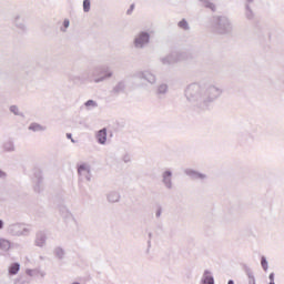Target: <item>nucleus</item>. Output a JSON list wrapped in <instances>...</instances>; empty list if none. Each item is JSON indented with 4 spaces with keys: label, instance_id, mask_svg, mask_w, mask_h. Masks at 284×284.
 <instances>
[{
    "label": "nucleus",
    "instance_id": "423d86ee",
    "mask_svg": "<svg viewBox=\"0 0 284 284\" xmlns=\"http://www.w3.org/2000/svg\"><path fill=\"white\" fill-rule=\"evenodd\" d=\"M0 247H7L9 250L10 241L0 239Z\"/></svg>",
    "mask_w": 284,
    "mask_h": 284
},
{
    "label": "nucleus",
    "instance_id": "20e7f679",
    "mask_svg": "<svg viewBox=\"0 0 284 284\" xmlns=\"http://www.w3.org/2000/svg\"><path fill=\"white\" fill-rule=\"evenodd\" d=\"M78 173H79L80 175L90 174V169L88 168V165L82 164V165L79 166Z\"/></svg>",
    "mask_w": 284,
    "mask_h": 284
},
{
    "label": "nucleus",
    "instance_id": "a211bd4d",
    "mask_svg": "<svg viewBox=\"0 0 284 284\" xmlns=\"http://www.w3.org/2000/svg\"><path fill=\"white\" fill-rule=\"evenodd\" d=\"M3 227V221L0 220V230Z\"/></svg>",
    "mask_w": 284,
    "mask_h": 284
},
{
    "label": "nucleus",
    "instance_id": "2eb2a0df",
    "mask_svg": "<svg viewBox=\"0 0 284 284\" xmlns=\"http://www.w3.org/2000/svg\"><path fill=\"white\" fill-rule=\"evenodd\" d=\"M268 278H270L271 282H274V273H271Z\"/></svg>",
    "mask_w": 284,
    "mask_h": 284
},
{
    "label": "nucleus",
    "instance_id": "6e6552de",
    "mask_svg": "<svg viewBox=\"0 0 284 284\" xmlns=\"http://www.w3.org/2000/svg\"><path fill=\"white\" fill-rule=\"evenodd\" d=\"M29 130H33V132H39V130H42V128L39 124H31L29 126Z\"/></svg>",
    "mask_w": 284,
    "mask_h": 284
},
{
    "label": "nucleus",
    "instance_id": "4468645a",
    "mask_svg": "<svg viewBox=\"0 0 284 284\" xmlns=\"http://www.w3.org/2000/svg\"><path fill=\"white\" fill-rule=\"evenodd\" d=\"M63 26H64V28H69L70 27V21L69 20H64Z\"/></svg>",
    "mask_w": 284,
    "mask_h": 284
},
{
    "label": "nucleus",
    "instance_id": "6ab92c4d",
    "mask_svg": "<svg viewBox=\"0 0 284 284\" xmlns=\"http://www.w3.org/2000/svg\"><path fill=\"white\" fill-rule=\"evenodd\" d=\"M227 284H234V281L230 280Z\"/></svg>",
    "mask_w": 284,
    "mask_h": 284
},
{
    "label": "nucleus",
    "instance_id": "1a4fd4ad",
    "mask_svg": "<svg viewBox=\"0 0 284 284\" xmlns=\"http://www.w3.org/2000/svg\"><path fill=\"white\" fill-rule=\"evenodd\" d=\"M261 265L263 270H267V260H265V257H262Z\"/></svg>",
    "mask_w": 284,
    "mask_h": 284
},
{
    "label": "nucleus",
    "instance_id": "412c9836",
    "mask_svg": "<svg viewBox=\"0 0 284 284\" xmlns=\"http://www.w3.org/2000/svg\"><path fill=\"white\" fill-rule=\"evenodd\" d=\"M70 136H72V135L68 134V138H69V139H70Z\"/></svg>",
    "mask_w": 284,
    "mask_h": 284
},
{
    "label": "nucleus",
    "instance_id": "39448f33",
    "mask_svg": "<svg viewBox=\"0 0 284 284\" xmlns=\"http://www.w3.org/2000/svg\"><path fill=\"white\" fill-rule=\"evenodd\" d=\"M203 284H214V277H212L209 272L204 274Z\"/></svg>",
    "mask_w": 284,
    "mask_h": 284
},
{
    "label": "nucleus",
    "instance_id": "f8f14e48",
    "mask_svg": "<svg viewBox=\"0 0 284 284\" xmlns=\"http://www.w3.org/2000/svg\"><path fill=\"white\" fill-rule=\"evenodd\" d=\"M87 108H90V105H97V103L92 100L87 101L85 103Z\"/></svg>",
    "mask_w": 284,
    "mask_h": 284
},
{
    "label": "nucleus",
    "instance_id": "f3484780",
    "mask_svg": "<svg viewBox=\"0 0 284 284\" xmlns=\"http://www.w3.org/2000/svg\"><path fill=\"white\" fill-rule=\"evenodd\" d=\"M164 176H172V173L165 172V173H164Z\"/></svg>",
    "mask_w": 284,
    "mask_h": 284
},
{
    "label": "nucleus",
    "instance_id": "f257e3e1",
    "mask_svg": "<svg viewBox=\"0 0 284 284\" xmlns=\"http://www.w3.org/2000/svg\"><path fill=\"white\" fill-rule=\"evenodd\" d=\"M150 41V34L148 33H140V36L135 39L136 48H142L144 43Z\"/></svg>",
    "mask_w": 284,
    "mask_h": 284
},
{
    "label": "nucleus",
    "instance_id": "f03ea898",
    "mask_svg": "<svg viewBox=\"0 0 284 284\" xmlns=\"http://www.w3.org/2000/svg\"><path fill=\"white\" fill-rule=\"evenodd\" d=\"M98 141L99 143L103 144L105 143V141H108V131H105V129H102L98 132Z\"/></svg>",
    "mask_w": 284,
    "mask_h": 284
},
{
    "label": "nucleus",
    "instance_id": "9d476101",
    "mask_svg": "<svg viewBox=\"0 0 284 284\" xmlns=\"http://www.w3.org/2000/svg\"><path fill=\"white\" fill-rule=\"evenodd\" d=\"M180 28H183L184 30L187 29V22L186 21H181L179 23Z\"/></svg>",
    "mask_w": 284,
    "mask_h": 284
},
{
    "label": "nucleus",
    "instance_id": "4be33fe9",
    "mask_svg": "<svg viewBox=\"0 0 284 284\" xmlns=\"http://www.w3.org/2000/svg\"><path fill=\"white\" fill-rule=\"evenodd\" d=\"M270 284H275L274 282H270Z\"/></svg>",
    "mask_w": 284,
    "mask_h": 284
},
{
    "label": "nucleus",
    "instance_id": "9b49d317",
    "mask_svg": "<svg viewBox=\"0 0 284 284\" xmlns=\"http://www.w3.org/2000/svg\"><path fill=\"white\" fill-rule=\"evenodd\" d=\"M248 284H256V280H254V276L248 275Z\"/></svg>",
    "mask_w": 284,
    "mask_h": 284
},
{
    "label": "nucleus",
    "instance_id": "0eeeda50",
    "mask_svg": "<svg viewBox=\"0 0 284 284\" xmlns=\"http://www.w3.org/2000/svg\"><path fill=\"white\" fill-rule=\"evenodd\" d=\"M83 10L84 12H90V0L83 1Z\"/></svg>",
    "mask_w": 284,
    "mask_h": 284
},
{
    "label": "nucleus",
    "instance_id": "dca6fc26",
    "mask_svg": "<svg viewBox=\"0 0 284 284\" xmlns=\"http://www.w3.org/2000/svg\"><path fill=\"white\" fill-rule=\"evenodd\" d=\"M132 10H134V4L131 6L130 10L128 11V13L130 14V12H132Z\"/></svg>",
    "mask_w": 284,
    "mask_h": 284
},
{
    "label": "nucleus",
    "instance_id": "aec40b11",
    "mask_svg": "<svg viewBox=\"0 0 284 284\" xmlns=\"http://www.w3.org/2000/svg\"><path fill=\"white\" fill-rule=\"evenodd\" d=\"M210 8H211L212 10H214V6H213V4H211Z\"/></svg>",
    "mask_w": 284,
    "mask_h": 284
},
{
    "label": "nucleus",
    "instance_id": "7ed1b4c3",
    "mask_svg": "<svg viewBox=\"0 0 284 284\" xmlns=\"http://www.w3.org/2000/svg\"><path fill=\"white\" fill-rule=\"evenodd\" d=\"M19 270H20L19 263H13L9 267V274H11V275L18 274Z\"/></svg>",
    "mask_w": 284,
    "mask_h": 284
},
{
    "label": "nucleus",
    "instance_id": "ddd939ff",
    "mask_svg": "<svg viewBox=\"0 0 284 284\" xmlns=\"http://www.w3.org/2000/svg\"><path fill=\"white\" fill-rule=\"evenodd\" d=\"M11 112H13V114H19V108L17 106H11Z\"/></svg>",
    "mask_w": 284,
    "mask_h": 284
}]
</instances>
